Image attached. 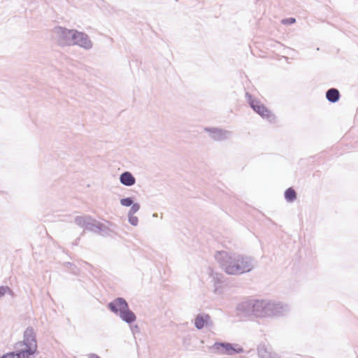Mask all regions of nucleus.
I'll use <instances>...</instances> for the list:
<instances>
[{
  "instance_id": "nucleus-1",
  "label": "nucleus",
  "mask_w": 358,
  "mask_h": 358,
  "mask_svg": "<svg viewBox=\"0 0 358 358\" xmlns=\"http://www.w3.org/2000/svg\"><path fill=\"white\" fill-rule=\"evenodd\" d=\"M236 309L239 316L259 318L282 317L289 311L288 305L266 299H248L238 303Z\"/></svg>"
},
{
  "instance_id": "nucleus-2",
  "label": "nucleus",
  "mask_w": 358,
  "mask_h": 358,
  "mask_svg": "<svg viewBox=\"0 0 358 358\" xmlns=\"http://www.w3.org/2000/svg\"><path fill=\"white\" fill-rule=\"evenodd\" d=\"M215 258L227 274L233 275L250 272L257 264L255 259L251 256L224 250L217 251Z\"/></svg>"
},
{
  "instance_id": "nucleus-3",
  "label": "nucleus",
  "mask_w": 358,
  "mask_h": 358,
  "mask_svg": "<svg viewBox=\"0 0 358 358\" xmlns=\"http://www.w3.org/2000/svg\"><path fill=\"white\" fill-rule=\"evenodd\" d=\"M113 313L130 326L131 331L134 335L140 332L138 324H133L136 320V314L130 309L128 302L122 297L113 299Z\"/></svg>"
},
{
  "instance_id": "nucleus-4",
  "label": "nucleus",
  "mask_w": 358,
  "mask_h": 358,
  "mask_svg": "<svg viewBox=\"0 0 358 358\" xmlns=\"http://www.w3.org/2000/svg\"><path fill=\"white\" fill-rule=\"evenodd\" d=\"M24 346L23 349L18 350L19 353L24 356L25 358H31L37 353V339L36 333L34 329L29 326L26 328L23 334V341L16 343L15 348Z\"/></svg>"
},
{
  "instance_id": "nucleus-5",
  "label": "nucleus",
  "mask_w": 358,
  "mask_h": 358,
  "mask_svg": "<svg viewBox=\"0 0 358 358\" xmlns=\"http://www.w3.org/2000/svg\"><path fill=\"white\" fill-rule=\"evenodd\" d=\"M75 223L84 230L90 231L101 236L108 235L110 229L103 223L96 221L90 215L76 216Z\"/></svg>"
},
{
  "instance_id": "nucleus-6",
  "label": "nucleus",
  "mask_w": 358,
  "mask_h": 358,
  "mask_svg": "<svg viewBox=\"0 0 358 358\" xmlns=\"http://www.w3.org/2000/svg\"><path fill=\"white\" fill-rule=\"evenodd\" d=\"M245 99L250 107L262 117L267 119L269 122L275 120V115L250 93L245 92Z\"/></svg>"
},
{
  "instance_id": "nucleus-7",
  "label": "nucleus",
  "mask_w": 358,
  "mask_h": 358,
  "mask_svg": "<svg viewBox=\"0 0 358 358\" xmlns=\"http://www.w3.org/2000/svg\"><path fill=\"white\" fill-rule=\"evenodd\" d=\"M75 31L76 29H69L61 26H57L54 29L58 43L62 46L72 45L73 40L76 39Z\"/></svg>"
},
{
  "instance_id": "nucleus-8",
  "label": "nucleus",
  "mask_w": 358,
  "mask_h": 358,
  "mask_svg": "<svg viewBox=\"0 0 358 358\" xmlns=\"http://www.w3.org/2000/svg\"><path fill=\"white\" fill-rule=\"evenodd\" d=\"M213 348L220 355H233L244 352V349L236 343L216 342Z\"/></svg>"
},
{
  "instance_id": "nucleus-9",
  "label": "nucleus",
  "mask_w": 358,
  "mask_h": 358,
  "mask_svg": "<svg viewBox=\"0 0 358 358\" xmlns=\"http://www.w3.org/2000/svg\"><path fill=\"white\" fill-rule=\"evenodd\" d=\"M204 131L208 132L210 137L216 141H224L231 135V131L217 127H205Z\"/></svg>"
},
{
  "instance_id": "nucleus-10",
  "label": "nucleus",
  "mask_w": 358,
  "mask_h": 358,
  "mask_svg": "<svg viewBox=\"0 0 358 358\" xmlns=\"http://www.w3.org/2000/svg\"><path fill=\"white\" fill-rule=\"evenodd\" d=\"M75 36L76 39L73 40L72 45H78L86 50L92 47V43L87 34L76 30Z\"/></svg>"
},
{
  "instance_id": "nucleus-11",
  "label": "nucleus",
  "mask_w": 358,
  "mask_h": 358,
  "mask_svg": "<svg viewBox=\"0 0 358 358\" xmlns=\"http://www.w3.org/2000/svg\"><path fill=\"white\" fill-rule=\"evenodd\" d=\"M194 327L198 329L201 330L206 327H212L213 322L211 320L210 316L204 313H199L196 315L194 319Z\"/></svg>"
},
{
  "instance_id": "nucleus-12",
  "label": "nucleus",
  "mask_w": 358,
  "mask_h": 358,
  "mask_svg": "<svg viewBox=\"0 0 358 358\" xmlns=\"http://www.w3.org/2000/svg\"><path fill=\"white\" fill-rule=\"evenodd\" d=\"M119 180L122 185L127 187L133 186L136 182V178L130 171H125L122 173L120 176Z\"/></svg>"
},
{
  "instance_id": "nucleus-13",
  "label": "nucleus",
  "mask_w": 358,
  "mask_h": 358,
  "mask_svg": "<svg viewBox=\"0 0 358 358\" xmlns=\"http://www.w3.org/2000/svg\"><path fill=\"white\" fill-rule=\"evenodd\" d=\"M341 94L338 89L332 87L326 92V99L330 103H335L339 101Z\"/></svg>"
},
{
  "instance_id": "nucleus-14",
  "label": "nucleus",
  "mask_w": 358,
  "mask_h": 358,
  "mask_svg": "<svg viewBox=\"0 0 358 358\" xmlns=\"http://www.w3.org/2000/svg\"><path fill=\"white\" fill-rule=\"evenodd\" d=\"M285 200L289 203L294 202L297 198V194L293 187H289L284 192Z\"/></svg>"
},
{
  "instance_id": "nucleus-15",
  "label": "nucleus",
  "mask_w": 358,
  "mask_h": 358,
  "mask_svg": "<svg viewBox=\"0 0 358 358\" xmlns=\"http://www.w3.org/2000/svg\"><path fill=\"white\" fill-rule=\"evenodd\" d=\"M213 280L214 282L215 292L221 287L222 284L224 282V276L222 273H215L212 274Z\"/></svg>"
},
{
  "instance_id": "nucleus-16",
  "label": "nucleus",
  "mask_w": 358,
  "mask_h": 358,
  "mask_svg": "<svg viewBox=\"0 0 358 358\" xmlns=\"http://www.w3.org/2000/svg\"><path fill=\"white\" fill-rule=\"evenodd\" d=\"M257 353L259 357L261 358H270L271 355L264 345H259L257 348Z\"/></svg>"
},
{
  "instance_id": "nucleus-17",
  "label": "nucleus",
  "mask_w": 358,
  "mask_h": 358,
  "mask_svg": "<svg viewBox=\"0 0 358 358\" xmlns=\"http://www.w3.org/2000/svg\"><path fill=\"white\" fill-rule=\"evenodd\" d=\"M120 204L124 207L131 206L134 202V198L132 196L124 197L120 201Z\"/></svg>"
},
{
  "instance_id": "nucleus-18",
  "label": "nucleus",
  "mask_w": 358,
  "mask_h": 358,
  "mask_svg": "<svg viewBox=\"0 0 358 358\" xmlns=\"http://www.w3.org/2000/svg\"><path fill=\"white\" fill-rule=\"evenodd\" d=\"M6 293L12 295L13 294V290L8 286H0V298L3 297Z\"/></svg>"
},
{
  "instance_id": "nucleus-19",
  "label": "nucleus",
  "mask_w": 358,
  "mask_h": 358,
  "mask_svg": "<svg viewBox=\"0 0 358 358\" xmlns=\"http://www.w3.org/2000/svg\"><path fill=\"white\" fill-rule=\"evenodd\" d=\"M128 217V222L129 223L134 226L136 227L138 224V217L135 216L134 214H127Z\"/></svg>"
},
{
  "instance_id": "nucleus-20",
  "label": "nucleus",
  "mask_w": 358,
  "mask_h": 358,
  "mask_svg": "<svg viewBox=\"0 0 358 358\" xmlns=\"http://www.w3.org/2000/svg\"><path fill=\"white\" fill-rule=\"evenodd\" d=\"M64 265L67 268H69V270H71V272L73 274H77L78 272V267L74 265L73 264L71 263V262H65L64 264Z\"/></svg>"
},
{
  "instance_id": "nucleus-21",
  "label": "nucleus",
  "mask_w": 358,
  "mask_h": 358,
  "mask_svg": "<svg viewBox=\"0 0 358 358\" xmlns=\"http://www.w3.org/2000/svg\"><path fill=\"white\" fill-rule=\"evenodd\" d=\"M140 208H141V206L138 203L134 202V203L131 206V208L129 210L127 214H134V215L136 213H137L140 210Z\"/></svg>"
},
{
  "instance_id": "nucleus-22",
  "label": "nucleus",
  "mask_w": 358,
  "mask_h": 358,
  "mask_svg": "<svg viewBox=\"0 0 358 358\" xmlns=\"http://www.w3.org/2000/svg\"><path fill=\"white\" fill-rule=\"evenodd\" d=\"M296 22V19L294 17H288L285 18L282 20V23L283 24H292Z\"/></svg>"
},
{
  "instance_id": "nucleus-23",
  "label": "nucleus",
  "mask_w": 358,
  "mask_h": 358,
  "mask_svg": "<svg viewBox=\"0 0 358 358\" xmlns=\"http://www.w3.org/2000/svg\"><path fill=\"white\" fill-rule=\"evenodd\" d=\"M107 308L112 312V301L108 303Z\"/></svg>"
}]
</instances>
